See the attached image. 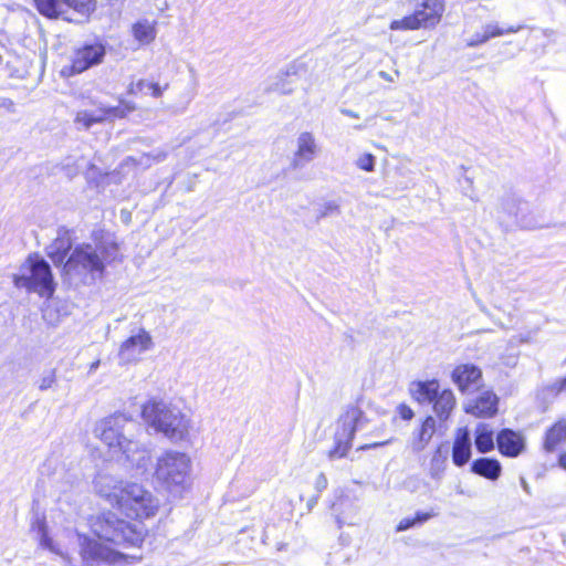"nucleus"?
Returning a JSON list of instances; mask_svg holds the SVG:
<instances>
[{
    "label": "nucleus",
    "instance_id": "f257e3e1",
    "mask_svg": "<svg viewBox=\"0 0 566 566\" xmlns=\"http://www.w3.org/2000/svg\"><path fill=\"white\" fill-rule=\"evenodd\" d=\"M140 430L138 422L118 412L98 421L94 433L111 452L124 455L133 467L145 472L151 462V454L150 450L136 439Z\"/></svg>",
    "mask_w": 566,
    "mask_h": 566
},
{
    "label": "nucleus",
    "instance_id": "f03ea898",
    "mask_svg": "<svg viewBox=\"0 0 566 566\" xmlns=\"http://www.w3.org/2000/svg\"><path fill=\"white\" fill-rule=\"evenodd\" d=\"M118 245L115 241H101L95 245L80 243L74 247L63 266V273L71 281L87 284L102 277L106 264L118 256Z\"/></svg>",
    "mask_w": 566,
    "mask_h": 566
},
{
    "label": "nucleus",
    "instance_id": "7ed1b4c3",
    "mask_svg": "<svg viewBox=\"0 0 566 566\" xmlns=\"http://www.w3.org/2000/svg\"><path fill=\"white\" fill-rule=\"evenodd\" d=\"M142 417L157 432L174 442L187 439L190 420L181 410L165 401L150 400L143 406Z\"/></svg>",
    "mask_w": 566,
    "mask_h": 566
},
{
    "label": "nucleus",
    "instance_id": "20e7f679",
    "mask_svg": "<svg viewBox=\"0 0 566 566\" xmlns=\"http://www.w3.org/2000/svg\"><path fill=\"white\" fill-rule=\"evenodd\" d=\"M91 528L98 538L118 547H135L144 539V527L140 524L122 520L111 511L93 518Z\"/></svg>",
    "mask_w": 566,
    "mask_h": 566
},
{
    "label": "nucleus",
    "instance_id": "39448f33",
    "mask_svg": "<svg viewBox=\"0 0 566 566\" xmlns=\"http://www.w3.org/2000/svg\"><path fill=\"white\" fill-rule=\"evenodd\" d=\"M15 287L38 293L43 297H51L55 291V283L50 264L38 254H31L20 265L18 273L12 275Z\"/></svg>",
    "mask_w": 566,
    "mask_h": 566
},
{
    "label": "nucleus",
    "instance_id": "423d86ee",
    "mask_svg": "<svg viewBox=\"0 0 566 566\" xmlns=\"http://www.w3.org/2000/svg\"><path fill=\"white\" fill-rule=\"evenodd\" d=\"M410 392L419 403H432L440 427L450 419L457 406L453 391L449 388L441 389L436 379L415 382L410 387Z\"/></svg>",
    "mask_w": 566,
    "mask_h": 566
},
{
    "label": "nucleus",
    "instance_id": "0eeeda50",
    "mask_svg": "<svg viewBox=\"0 0 566 566\" xmlns=\"http://www.w3.org/2000/svg\"><path fill=\"white\" fill-rule=\"evenodd\" d=\"M191 468L190 458L182 452L166 451L157 459L155 478L168 491L185 488Z\"/></svg>",
    "mask_w": 566,
    "mask_h": 566
},
{
    "label": "nucleus",
    "instance_id": "6e6552de",
    "mask_svg": "<svg viewBox=\"0 0 566 566\" xmlns=\"http://www.w3.org/2000/svg\"><path fill=\"white\" fill-rule=\"evenodd\" d=\"M116 507L128 517L149 518L158 511L159 501L142 485L126 483Z\"/></svg>",
    "mask_w": 566,
    "mask_h": 566
},
{
    "label": "nucleus",
    "instance_id": "1a4fd4ad",
    "mask_svg": "<svg viewBox=\"0 0 566 566\" xmlns=\"http://www.w3.org/2000/svg\"><path fill=\"white\" fill-rule=\"evenodd\" d=\"M366 422L364 411L356 405H349L338 419L335 433V447L328 453L331 459L344 458L352 448L357 429Z\"/></svg>",
    "mask_w": 566,
    "mask_h": 566
},
{
    "label": "nucleus",
    "instance_id": "9d476101",
    "mask_svg": "<svg viewBox=\"0 0 566 566\" xmlns=\"http://www.w3.org/2000/svg\"><path fill=\"white\" fill-rule=\"evenodd\" d=\"M444 12L443 0H423L419 3L413 13L390 23L391 30H419L433 29Z\"/></svg>",
    "mask_w": 566,
    "mask_h": 566
},
{
    "label": "nucleus",
    "instance_id": "9b49d317",
    "mask_svg": "<svg viewBox=\"0 0 566 566\" xmlns=\"http://www.w3.org/2000/svg\"><path fill=\"white\" fill-rule=\"evenodd\" d=\"M76 538L80 546V555L85 564L98 562L117 564L125 557L117 549L109 548L86 535L76 533Z\"/></svg>",
    "mask_w": 566,
    "mask_h": 566
},
{
    "label": "nucleus",
    "instance_id": "f8f14e48",
    "mask_svg": "<svg viewBox=\"0 0 566 566\" xmlns=\"http://www.w3.org/2000/svg\"><path fill=\"white\" fill-rule=\"evenodd\" d=\"M136 109L134 103L122 101L117 106H99L96 111H80L75 116V124L90 129L94 124L103 123L112 118H124Z\"/></svg>",
    "mask_w": 566,
    "mask_h": 566
},
{
    "label": "nucleus",
    "instance_id": "ddd939ff",
    "mask_svg": "<svg viewBox=\"0 0 566 566\" xmlns=\"http://www.w3.org/2000/svg\"><path fill=\"white\" fill-rule=\"evenodd\" d=\"M154 347L151 335L144 328H139L137 334L129 336L122 343L118 350L120 364L136 363L140 356Z\"/></svg>",
    "mask_w": 566,
    "mask_h": 566
},
{
    "label": "nucleus",
    "instance_id": "4468645a",
    "mask_svg": "<svg viewBox=\"0 0 566 566\" xmlns=\"http://www.w3.org/2000/svg\"><path fill=\"white\" fill-rule=\"evenodd\" d=\"M321 151L315 136L310 132L301 133L296 138V148L290 163V169L298 170L312 163Z\"/></svg>",
    "mask_w": 566,
    "mask_h": 566
},
{
    "label": "nucleus",
    "instance_id": "2eb2a0df",
    "mask_svg": "<svg viewBox=\"0 0 566 566\" xmlns=\"http://www.w3.org/2000/svg\"><path fill=\"white\" fill-rule=\"evenodd\" d=\"M38 11L48 18H57L69 8L80 13H88L93 9V0H34Z\"/></svg>",
    "mask_w": 566,
    "mask_h": 566
},
{
    "label": "nucleus",
    "instance_id": "dca6fc26",
    "mask_svg": "<svg viewBox=\"0 0 566 566\" xmlns=\"http://www.w3.org/2000/svg\"><path fill=\"white\" fill-rule=\"evenodd\" d=\"M451 379L461 392L474 391L481 386L482 370L473 364H461L452 370Z\"/></svg>",
    "mask_w": 566,
    "mask_h": 566
},
{
    "label": "nucleus",
    "instance_id": "f3484780",
    "mask_svg": "<svg viewBox=\"0 0 566 566\" xmlns=\"http://www.w3.org/2000/svg\"><path fill=\"white\" fill-rule=\"evenodd\" d=\"M105 55V49L99 43L87 44L75 51L71 71L78 74L93 65L99 64Z\"/></svg>",
    "mask_w": 566,
    "mask_h": 566
},
{
    "label": "nucleus",
    "instance_id": "a211bd4d",
    "mask_svg": "<svg viewBox=\"0 0 566 566\" xmlns=\"http://www.w3.org/2000/svg\"><path fill=\"white\" fill-rule=\"evenodd\" d=\"M499 398L492 391H484L464 406V411L476 418H491L497 412Z\"/></svg>",
    "mask_w": 566,
    "mask_h": 566
},
{
    "label": "nucleus",
    "instance_id": "6ab92c4d",
    "mask_svg": "<svg viewBox=\"0 0 566 566\" xmlns=\"http://www.w3.org/2000/svg\"><path fill=\"white\" fill-rule=\"evenodd\" d=\"M496 444L503 455L515 458L524 451L525 439L512 429H502L496 436Z\"/></svg>",
    "mask_w": 566,
    "mask_h": 566
},
{
    "label": "nucleus",
    "instance_id": "aec40b11",
    "mask_svg": "<svg viewBox=\"0 0 566 566\" xmlns=\"http://www.w3.org/2000/svg\"><path fill=\"white\" fill-rule=\"evenodd\" d=\"M125 484L122 480L107 474H99L95 479V490L104 497L109 504L116 506L118 500L122 496V490L125 489Z\"/></svg>",
    "mask_w": 566,
    "mask_h": 566
},
{
    "label": "nucleus",
    "instance_id": "412c9836",
    "mask_svg": "<svg viewBox=\"0 0 566 566\" xmlns=\"http://www.w3.org/2000/svg\"><path fill=\"white\" fill-rule=\"evenodd\" d=\"M72 245L73 243L70 231L66 229H60L57 231V237L49 247L48 255L56 266H64L65 261L74 249Z\"/></svg>",
    "mask_w": 566,
    "mask_h": 566
},
{
    "label": "nucleus",
    "instance_id": "4be33fe9",
    "mask_svg": "<svg viewBox=\"0 0 566 566\" xmlns=\"http://www.w3.org/2000/svg\"><path fill=\"white\" fill-rule=\"evenodd\" d=\"M472 454V441L467 427L459 428L452 447V461L457 467H463L469 462Z\"/></svg>",
    "mask_w": 566,
    "mask_h": 566
},
{
    "label": "nucleus",
    "instance_id": "5701e85b",
    "mask_svg": "<svg viewBox=\"0 0 566 566\" xmlns=\"http://www.w3.org/2000/svg\"><path fill=\"white\" fill-rule=\"evenodd\" d=\"M522 29V25H510L507 28L500 27L497 23H488L483 27L482 32H476L467 40L468 48H476L490 39L502 36L505 34L516 33Z\"/></svg>",
    "mask_w": 566,
    "mask_h": 566
},
{
    "label": "nucleus",
    "instance_id": "b1692460",
    "mask_svg": "<svg viewBox=\"0 0 566 566\" xmlns=\"http://www.w3.org/2000/svg\"><path fill=\"white\" fill-rule=\"evenodd\" d=\"M471 471L474 474L495 481L502 473V465L496 459L480 458L472 462Z\"/></svg>",
    "mask_w": 566,
    "mask_h": 566
},
{
    "label": "nucleus",
    "instance_id": "393cba45",
    "mask_svg": "<svg viewBox=\"0 0 566 566\" xmlns=\"http://www.w3.org/2000/svg\"><path fill=\"white\" fill-rule=\"evenodd\" d=\"M32 530L36 532L40 545L43 548H46L50 552L60 555L67 563V565L72 564V558L67 554L62 553L55 546L53 539L49 536L48 527L44 520L36 518L32 524Z\"/></svg>",
    "mask_w": 566,
    "mask_h": 566
},
{
    "label": "nucleus",
    "instance_id": "a878e982",
    "mask_svg": "<svg viewBox=\"0 0 566 566\" xmlns=\"http://www.w3.org/2000/svg\"><path fill=\"white\" fill-rule=\"evenodd\" d=\"M566 440V420H559L552 426L545 437L544 449L547 452H553L563 441Z\"/></svg>",
    "mask_w": 566,
    "mask_h": 566
},
{
    "label": "nucleus",
    "instance_id": "bb28decb",
    "mask_svg": "<svg viewBox=\"0 0 566 566\" xmlns=\"http://www.w3.org/2000/svg\"><path fill=\"white\" fill-rule=\"evenodd\" d=\"M474 443L480 453H488L494 449L493 431L488 424H478L474 433Z\"/></svg>",
    "mask_w": 566,
    "mask_h": 566
},
{
    "label": "nucleus",
    "instance_id": "cd10ccee",
    "mask_svg": "<svg viewBox=\"0 0 566 566\" xmlns=\"http://www.w3.org/2000/svg\"><path fill=\"white\" fill-rule=\"evenodd\" d=\"M133 35L140 44H149L156 38V29L148 20L137 21L132 28Z\"/></svg>",
    "mask_w": 566,
    "mask_h": 566
},
{
    "label": "nucleus",
    "instance_id": "c85d7f7f",
    "mask_svg": "<svg viewBox=\"0 0 566 566\" xmlns=\"http://www.w3.org/2000/svg\"><path fill=\"white\" fill-rule=\"evenodd\" d=\"M189 72L191 75V84L186 90V92L181 95V101L175 105V111L182 113L187 109L189 104L197 95V86H198V77L193 67H189Z\"/></svg>",
    "mask_w": 566,
    "mask_h": 566
},
{
    "label": "nucleus",
    "instance_id": "c756f323",
    "mask_svg": "<svg viewBox=\"0 0 566 566\" xmlns=\"http://www.w3.org/2000/svg\"><path fill=\"white\" fill-rule=\"evenodd\" d=\"M419 429L421 430L422 438H424L427 444H429L430 440L432 439L434 432L437 431V420L433 416H427Z\"/></svg>",
    "mask_w": 566,
    "mask_h": 566
},
{
    "label": "nucleus",
    "instance_id": "7c9ffc66",
    "mask_svg": "<svg viewBox=\"0 0 566 566\" xmlns=\"http://www.w3.org/2000/svg\"><path fill=\"white\" fill-rule=\"evenodd\" d=\"M410 446L413 452H421L428 446L424 438H422L421 430L415 429L411 434Z\"/></svg>",
    "mask_w": 566,
    "mask_h": 566
},
{
    "label": "nucleus",
    "instance_id": "2f4dec72",
    "mask_svg": "<svg viewBox=\"0 0 566 566\" xmlns=\"http://www.w3.org/2000/svg\"><path fill=\"white\" fill-rule=\"evenodd\" d=\"M339 213V205L336 201L324 202L319 209L318 219Z\"/></svg>",
    "mask_w": 566,
    "mask_h": 566
},
{
    "label": "nucleus",
    "instance_id": "473e14b6",
    "mask_svg": "<svg viewBox=\"0 0 566 566\" xmlns=\"http://www.w3.org/2000/svg\"><path fill=\"white\" fill-rule=\"evenodd\" d=\"M128 165H133V166H143L144 168H148L153 165L149 156H147L146 154H142L140 156L138 157H127L124 163H123V166H128Z\"/></svg>",
    "mask_w": 566,
    "mask_h": 566
},
{
    "label": "nucleus",
    "instance_id": "72a5a7b5",
    "mask_svg": "<svg viewBox=\"0 0 566 566\" xmlns=\"http://www.w3.org/2000/svg\"><path fill=\"white\" fill-rule=\"evenodd\" d=\"M56 382L55 370H49L39 380V389L44 391L51 389Z\"/></svg>",
    "mask_w": 566,
    "mask_h": 566
},
{
    "label": "nucleus",
    "instance_id": "f704fd0d",
    "mask_svg": "<svg viewBox=\"0 0 566 566\" xmlns=\"http://www.w3.org/2000/svg\"><path fill=\"white\" fill-rule=\"evenodd\" d=\"M356 165L365 171H373L375 168V157L371 154H364L358 159Z\"/></svg>",
    "mask_w": 566,
    "mask_h": 566
},
{
    "label": "nucleus",
    "instance_id": "c9c22d12",
    "mask_svg": "<svg viewBox=\"0 0 566 566\" xmlns=\"http://www.w3.org/2000/svg\"><path fill=\"white\" fill-rule=\"evenodd\" d=\"M146 155L149 156L153 164H158L167 158L168 153L164 149H155Z\"/></svg>",
    "mask_w": 566,
    "mask_h": 566
},
{
    "label": "nucleus",
    "instance_id": "e433bc0d",
    "mask_svg": "<svg viewBox=\"0 0 566 566\" xmlns=\"http://www.w3.org/2000/svg\"><path fill=\"white\" fill-rule=\"evenodd\" d=\"M397 411H398L399 416L401 417V419H403V420H411L415 416L413 410L405 403H400L397 407Z\"/></svg>",
    "mask_w": 566,
    "mask_h": 566
},
{
    "label": "nucleus",
    "instance_id": "4c0bfd02",
    "mask_svg": "<svg viewBox=\"0 0 566 566\" xmlns=\"http://www.w3.org/2000/svg\"><path fill=\"white\" fill-rule=\"evenodd\" d=\"M327 485H328V481H327L326 475L324 473H319L315 479V483H314L315 490L317 491V493H322L324 490H326Z\"/></svg>",
    "mask_w": 566,
    "mask_h": 566
},
{
    "label": "nucleus",
    "instance_id": "58836bf2",
    "mask_svg": "<svg viewBox=\"0 0 566 566\" xmlns=\"http://www.w3.org/2000/svg\"><path fill=\"white\" fill-rule=\"evenodd\" d=\"M442 448H443L442 446L438 447L436 453L433 454L432 461H431L432 467L437 465L440 461L441 462L446 461L448 450H446L443 453Z\"/></svg>",
    "mask_w": 566,
    "mask_h": 566
},
{
    "label": "nucleus",
    "instance_id": "ea45409f",
    "mask_svg": "<svg viewBox=\"0 0 566 566\" xmlns=\"http://www.w3.org/2000/svg\"><path fill=\"white\" fill-rule=\"evenodd\" d=\"M415 525H417L415 518H410V517L403 518L397 525V532L407 531V530L413 527Z\"/></svg>",
    "mask_w": 566,
    "mask_h": 566
},
{
    "label": "nucleus",
    "instance_id": "a19ab883",
    "mask_svg": "<svg viewBox=\"0 0 566 566\" xmlns=\"http://www.w3.org/2000/svg\"><path fill=\"white\" fill-rule=\"evenodd\" d=\"M167 88V85L165 87H161L159 86L157 83H149L148 85V92L154 96V97H160L164 93V91Z\"/></svg>",
    "mask_w": 566,
    "mask_h": 566
},
{
    "label": "nucleus",
    "instance_id": "79ce46f5",
    "mask_svg": "<svg viewBox=\"0 0 566 566\" xmlns=\"http://www.w3.org/2000/svg\"><path fill=\"white\" fill-rule=\"evenodd\" d=\"M0 108L6 109L9 113L15 112V105L14 102L7 97H0Z\"/></svg>",
    "mask_w": 566,
    "mask_h": 566
},
{
    "label": "nucleus",
    "instance_id": "37998d69",
    "mask_svg": "<svg viewBox=\"0 0 566 566\" xmlns=\"http://www.w3.org/2000/svg\"><path fill=\"white\" fill-rule=\"evenodd\" d=\"M392 438L389 439V440H386V441H381V442H374V443H367V444H363L358 448V450H370V449H376L378 447H382V446H387L389 443L392 442Z\"/></svg>",
    "mask_w": 566,
    "mask_h": 566
},
{
    "label": "nucleus",
    "instance_id": "c03bdc74",
    "mask_svg": "<svg viewBox=\"0 0 566 566\" xmlns=\"http://www.w3.org/2000/svg\"><path fill=\"white\" fill-rule=\"evenodd\" d=\"M433 515L434 514H432V513L417 512V514L413 518L416 520V524H422V523L427 522Z\"/></svg>",
    "mask_w": 566,
    "mask_h": 566
},
{
    "label": "nucleus",
    "instance_id": "a18cd8bd",
    "mask_svg": "<svg viewBox=\"0 0 566 566\" xmlns=\"http://www.w3.org/2000/svg\"><path fill=\"white\" fill-rule=\"evenodd\" d=\"M150 82H147L145 80H139L137 83H136V88L137 91H139V93H148V85H149Z\"/></svg>",
    "mask_w": 566,
    "mask_h": 566
},
{
    "label": "nucleus",
    "instance_id": "49530a36",
    "mask_svg": "<svg viewBox=\"0 0 566 566\" xmlns=\"http://www.w3.org/2000/svg\"><path fill=\"white\" fill-rule=\"evenodd\" d=\"M378 75H379L380 78H382L385 81H388V82H394L395 81V78L389 73H387L385 71H379Z\"/></svg>",
    "mask_w": 566,
    "mask_h": 566
},
{
    "label": "nucleus",
    "instance_id": "de8ad7c7",
    "mask_svg": "<svg viewBox=\"0 0 566 566\" xmlns=\"http://www.w3.org/2000/svg\"><path fill=\"white\" fill-rule=\"evenodd\" d=\"M557 391H566V377L556 384Z\"/></svg>",
    "mask_w": 566,
    "mask_h": 566
},
{
    "label": "nucleus",
    "instance_id": "09e8293b",
    "mask_svg": "<svg viewBox=\"0 0 566 566\" xmlns=\"http://www.w3.org/2000/svg\"><path fill=\"white\" fill-rule=\"evenodd\" d=\"M342 113L348 117L358 118V114L352 109H342Z\"/></svg>",
    "mask_w": 566,
    "mask_h": 566
},
{
    "label": "nucleus",
    "instance_id": "8fccbe9b",
    "mask_svg": "<svg viewBox=\"0 0 566 566\" xmlns=\"http://www.w3.org/2000/svg\"><path fill=\"white\" fill-rule=\"evenodd\" d=\"M99 359L93 361L91 365H90V369H88V373L90 374H93L98 367H99Z\"/></svg>",
    "mask_w": 566,
    "mask_h": 566
},
{
    "label": "nucleus",
    "instance_id": "3c124183",
    "mask_svg": "<svg viewBox=\"0 0 566 566\" xmlns=\"http://www.w3.org/2000/svg\"><path fill=\"white\" fill-rule=\"evenodd\" d=\"M558 463L566 470V452L559 455Z\"/></svg>",
    "mask_w": 566,
    "mask_h": 566
},
{
    "label": "nucleus",
    "instance_id": "603ef678",
    "mask_svg": "<svg viewBox=\"0 0 566 566\" xmlns=\"http://www.w3.org/2000/svg\"><path fill=\"white\" fill-rule=\"evenodd\" d=\"M275 91H279L280 93L282 94H289L292 92V88L289 87L286 88L284 85H282L281 87H279V85L276 86Z\"/></svg>",
    "mask_w": 566,
    "mask_h": 566
},
{
    "label": "nucleus",
    "instance_id": "864d4df0",
    "mask_svg": "<svg viewBox=\"0 0 566 566\" xmlns=\"http://www.w3.org/2000/svg\"><path fill=\"white\" fill-rule=\"evenodd\" d=\"M521 485L526 493H530V485L523 476L521 478Z\"/></svg>",
    "mask_w": 566,
    "mask_h": 566
},
{
    "label": "nucleus",
    "instance_id": "5fc2aeb1",
    "mask_svg": "<svg viewBox=\"0 0 566 566\" xmlns=\"http://www.w3.org/2000/svg\"><path fill=\"white\" fill-rule=\"evenodd\" d=\"M128 93H130V94H138L139 93V91H137V88H136V83H132L129 85Z\"/></svg>",
    "mask_w": 566,
    "mask_h": 566
},
{
    "label": "nucleus",
    "instance_id": "6e6d98bb",
    "mask_svg": "<svg viewBox=\"0 0 566 566\" xmlns=\"http://www.w3.org/2000/svg\"><path fill=\"white\" fill-rule=\"evenodd\" d=\"M317 500H318V496H315V497L311 499L310 504L317 503Z\"/></svg>",
    "mask_w": 566,
    "mask_h": 566
},
{
    "label": "nucleus",
    "instance_id": "4d7b16f0",
    "mask_svg": "<svg viewBox=\"0 0 566 566\" xmlns=\"http://www.w3.org/2000/svg\"><path fill=\"white\" fill-rule=\"evenodd\" d=\"M75 174H77V169H75L74 171H72V172H71V174H69V175L71 176V175H75Z\"/></svg>",
    "mask_w": 566,
    "mask_h": 566
},
{
    "label": "nucleus",
    "instance_id": "13d9d810",
    "mask_svg": "<svg viewBox=\"0 0 566 566\" xmlns=\"http://www.w3.org/2000/svg\"><path fill=\"white\" fill-rule=\"evenodd\" d=\"M564 1H565V3H566V0H564Z\"/></svg>",
    "mask_w": 566,
    "mask_h": 566
}]
</instances>
